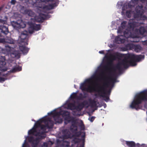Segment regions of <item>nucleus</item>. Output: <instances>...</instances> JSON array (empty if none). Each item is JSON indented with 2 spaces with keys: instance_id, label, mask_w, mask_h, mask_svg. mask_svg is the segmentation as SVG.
I'll list each match as a JSON object with an SVG mask.
<instances>
[{
  "instance_id": "cd10ccee",
  "label": "nucleus",
  "mask_w": 147,
  "mask_h": 147,
  "mask_svg": "<svg viewBox=\"0 0 147 147\" xmlns=\"http://www.w3.org/2000/svg\"><path fill=\"white\" fill-rule=\"evenodd\" d=\"M106 106H107V105H106V104H105L104 105V107L105 108H106Z\"/></svg>"
},
{
  "instance_id": "2eb2a0df",
  "label": "nucleus",
  "mask_w": 147,
  "mask_h": 147,
  "mask_svg": "<svg viewBox=\"0 0 147 147\" xmlns=\"http://www.w3.org/2000/svg\"><path fill=\"white\" fill-rule=\"evenodd\" d=\"M22 69L21 67L19 66H16L13 67L12 70V72H14L16 71H21Z\"/></svg>"
},
{
  "instance_id": "473e14b6",
  "label": "nucleus",
  "mask_w": 147,
  "mask_h": 147,
  "mask_svg": "<svg viewBox=\"0 0 147 147\" xmlns=\"http://www.w3.org/2000/svg\"><path fill=\"white\" fill-rule=\"evenodd\" d=\"M137 144H139V143H138Z\"/></svg>"
},
{
  "instance_id": "5701e85b",
  "label": "nucleus",
  "mask_w": 147,
  "mask_h": 147,
  "mask_svg": "<svg viewBox=\"0 0 147 147\" xmlns=\"http://www.w3.org/2000/svg\"><path fill=\"white\" fill-rule=\"evenodd\" d=\"M48 144L47 142H44L42 146V147H47Z\"/></svg>"
},
{
  "instance_id": "7c9ffc66",
  "label": "nucleus",
  "mask_w": 147,
  "mask_h": 147,
  "mask_svg": "<svg viewBox=\"0 0 147 147\" xmlns=\"http://www.w3.org/2000/svg\"><path fill=\"white\" fill-rule=\"evenodd\" d=\"M1 8H0V11L1 10Z\"/></svg>"
},
{
  "instance_id": "423d86ee",
  "label": "nucleus",
  "mask_w": 147,
  "mask_h": 147,
  "mask_svg": "<svg viewBox=\"0 0 147 147\" xmlns=\"http://www.w3.org/2000/svg\"><path fill=\"white\" fill-rule=\"evenodd\" d=\"M35 30L31 33H30L29 31L28 32L26 31H24L22 32L20 34L18 39L19 44L18 45L19 49L24 54H26L29 50V49L25 46L28 45V33H32Z\"/></svg>"
},
{
  "instance_id": "f8f14e48",
  "label": "nucleus",
  "mask_w": 147,
  "mask_h": 147,
  "mask_svg": "<svg viewBox=\"0 0 147 147\" xmlns=\"http://www.w3.org/2000/svg\"><path fill=\"white\" fill-rule=\"evenodd\" d=\"M49 2L52 1L51 4L43 7V9H51L57 6L58 4V0H49Z\"/></svg>"
},
{
  "instance_id": "412c9836",
  "label": "nucleus",
  "mask_w": 147,
  "mask_h": 147,
  "mask_svg": "<svg viewBox=\"0 0 147 147\" xmlns=\"http://www.w3.org/2000/svg\"><path fill=\"white\" fill-rule=\"evenodd\" d=\"M127 7V6H125L124 5H123V7H122V11L121 13L122 15H124L125 14L124 11L125 10V9H126Z\"/></svg>"
},
{
  "instance_id": "7ed1b4c3",
  "label": "nucleus",
  "mask_w": 147,
  "mask_h": 147,
  "mask_svg": "<svg viewBox=\"0 0 147 147\" xmlns=\"http://www.w3.org/2000/svg\"><path fill=\"white\" fill-rule=\"evenodd\" d=\"M127 25V22L124 21L121 22V25L117 30L118 33H122L123 32L124 36L119 35L115 39L114 42L116 43L121 44L125 43L127 38L137 37V35H143L146 32V28L144 26L140 27L139 29L137 28L138 26H135L134 30H132L128 27V24Z\"/></svg>"
},
{
  "instance_id": "a211bd4d",
  "label": "nucleus",
  "mask_w": 147,
  "mask_h": 147,
  "mask_svg": "<svg viewBox=\"0 0 147 147\" xmlns=\"http://www.w3.org/2000/svg\"><path fill=\"white\" fill-rule=\"evenodd\" d=\"M79 126L81 130H84L85 129L84 125L82 120H81L79 123Z\"/></svg>"
},
{
  "instance_id": "bb28decb",
  "label": "nucleus",
  "mask_w": 147,
  "mask_h": 147,
  "mask_svg": "<svg viewBox=\"0 0 147 147\" xmlns=\"http://www.w3.org/2000/svg\"><path fill=\"white\" fill-rule=\"evenodd\" d=\"M141 147H147V145L145 144H142L141 145Z\"/></svg>"
},
{
  "instance_id": "6e6552de",
  "label": "nucleus",
  "mask_w": 147,
  "mask_h": 147,
  "mask_svg": "<svg viewBox=\"0 0 147 147\" xmlns=\"http://www.w3.org/2000/svg\"><path fill=\"white\" fill-rule=\"evenodd\" d=\"M36 1L38 3H37L36 2H34V3H36L37 6H35L34 5L32 6L34 7H36L38 9L41 11L43 13H47V15H48V11L50 9H46L45 10L44 9L43 7L46 6V5H43L42 4V3L43 2L46 3L49 2V0H36ZM47 5H46V6Z\"/></svg>"
},
{
  "instance_id": "c85d7f7f",
  "label": "nucleus",
  "mask_w": 147,
  "mask_h": 147,
  "mask_svg": "<svg viewBox=\"0 0 147 147\" xmlns=\"http://www.w3.org/2000/svg\"><path fill=\"white\" fill-rule=\"evenodd\" d=\"M74 87L75 88H77L76 86V85H74Z\"/></svg>"
},
{
  "instance_id": "dca6fc26",
  "label": "nucleus",
  "mask_w": 147,
  "mask_h": 147,
  "mask_svg": "<svg viewBox=\"0 0 147 147\" xmlns=\"http://www.w3.org/2000/svg\"><path fill=\"white\" fill-rule=\"evenodd\" d=\"M141 1L143 3H145L147 6V0H134L132 3L135 4H138L140 1Z\"/></svg>"
},
{
  "instance_id": "1a4fd4ad",
  "label": "nucleus",
  "mask_w": 147,
  "mask_h": 147,
  "mask_svg": "<svg viewBox=\"0 0 147 147\" xmlns=\"http://www.w3.org/2000/svg\"><path fill=\"white\" fill-rule=\"evenodd\" d=\"M11 24L13 28L18 30L20 28H24L26 26L25 23L21 20L17 21H12L11 22Z\"/></svg>"
},
{
  "instance_id": "2f4dec72",
  "label": "nucleus",
  "mask_w": 147,
  "mask_h": 147,
  "mask_svg": "<svg viewBox=\"0 0 147 147\" xmlns=\"http://www.w3.org/2000/svg\"><path fill=\"white\" fill-rule=\"evenodd\" d=\"M50 142L51 143V144H53V143H52L51 142Z\"/></svg>"
},
{
  "instance_id": "0eeeda50",
  "label": "nucleus",
  "mask_w": 147,
  "mask_h": 147,
  "mask_svg": "<svg viewBox=\"0 0 147 147\" xmlns=\"http://www.w3.org/2000/svg\"><path fill=\"white\" fill-rule=\"evenodd\" d=\"M141 5H140L136 7L134 12L131 10H127L126 12V15L127 18H129L132 16L134 17V18L130 19L128 22V27L132 30L134 29V27L139 26L141 25L143 23V22H140V20L139 19H136L134 16L135 14H137L136 11L137 7L140 6Z\"/></svg>"
},
{
  "instance_id": "f3484780",
  "label": "nucleus",
  "mask_w": 147,
  "mask_h": 147,
  "mask_svg": "<svg viewBox=\"0 0 147 147\" xmlns=\"http://www.w3.org/2000/svg\"><path fill=\"white\" fill-rule=\"evenodd\" d=\"M5 66L7 68V69L5 70L4 71H1L0 72V76L3 75V74H2V73L3 72H4L6 71L8 69V67H7V64L5 62ZM5 79L3 78L0 77V82H4L5 81Z\"/></svg>"
},
{
  "instance_id": "4be33fe9",
  "label": "nucleus",
  "mask_w": 147,
  "mask_h": 147,
  "mask_svg": "<svg viewBox=\"0 0 147 147\" xmlns=\"http://www.w3.org/2000/svg\"><path fill=\"white\" fill-rule=\"evenodd\" d=\"M95 118V117H89L88 118V120H90L91 122H92L94 120Z\"/></svg>"
},
{
  "instance_id": "f257e3e1",
  "label": "nucleus",
  "mask_w": 147,
  "mask_h": 147,
  "mask_svg": "<svg viewBox=\"0 0 147 147\" xmlns=\"http://www.w3.org/2000/svg\"><path fill=\"white\" fill-rule=\"evenodd\" d=\"M105 52L100 65L89 78L80 84V88L83 92H94L96 97H102L107 102L115 83L119 82L117 80V76L123 69L136 65V62L143 60L144 55L117 53L113 55L110 50L100 51L99 53L104 54Z\"/></svg>"
},
{
  "instance_id": "9d476101",
  "label": "nucleus",
  "mask_w": 147,
  "mask_h": 147,
  "mask_svg": "<svg viewBox=\"0 0 147 147\" xmlns=\"http://www.w3.org/2000/svg\"><path fill=\"white\" fill-rule=\"evenodd\" d=\"M7 17L5 16L4 20L0 19V30L1 32L7 34L8 32V28L5 26L7 22Z\"/></svg>"
},
{
  "instance_id": "ddd939ff",
  "label": "nucleus",
  "mask_w": 147,
  "mask_h": 147,
  "mask_svg": "<svg viewBox=\"0 0 147 147\" xmlns=\"http://www.w3.org/2000/svg\"><path fill=\"white\" fill-rule=\"evenodd\" d=\"M99 105V102L95 100H91L90 102V105L92 108L97 107Z\"/></svg>"
},
{
  "instance_id": "f03ea898",
  "label": "nucleus",
  "mask_w": 147,
  "mask_h": 147,
  "mask_svg": "<svg viewBox=\"0 0 147 147\" xmlns=\"http://www.w3.org/2000/svg\"><path fill=\"white\" fill-rule=\"evenodd\" d=\"M78 91L73 92L61 107L55 109L50 112L48 113V115H52L55 122L61 123L63 121V118L65 120V123L71 122L74 129H76V120L73 117H70L69 112L66 110L69 109L71 110H76L78 112H80L85 106L88 107V102L84 100L81 103L78 101H82L87 96V94L84 92L81 93L78 95Z\"/></svg>"
},
{
  "instance_id": "72a5a7b5",
  "label": "nucleus",
  "mask_w": 147,
  "mask_h": 147,
  "mask_svg": "<svg viewBox=\"0 0 147 147\" xmlns=\"http://www.w3.org/2000/svg\"><path fill=\"white\" fill-rule=\"evenodd\" d=\"M103 125V123H102V125Z\"/></svg>"
},
{
  "instance_id": "b1692460",
  "label": "nucleus",
  "mask_w": 147,
  "mask_h": 147,
  "mask_svg": "<svg viewBox=\"0 0 147 147\" xmlns=\"http://www.w3.org/2000/svg\"><path fill=\"white\" fill-rule=\"evenodd\" d=\"M16 1L15 0H11V4L14 5L16 3Z\"/></svg>"
},
{
  "instance_id": "c756f323",
  "label": "nucleus",
  "mask_w": 147,
  "mask_h": 147,
  "mask_svg": "<svg viewBox=\"0 0 147 147\" xmlns=\"http://www.w3.org/2000/svg\"><path fill=\"white\" fill-rule=\"evenodd\" d=\"M32 121H34V122H36V121H35V120H34V119H32Z\"/></svg>"
},
{
  "instance_id": "4468645a",
  "label": "nucleus",
  "mask_w": 147,
  "mask_h": 147,
  "mask_svg": "<svg viewBox=\"0 0 147 147\" xmlns=\"http://www.w3.org/2000/svg\"><path fill=\"white\" fill-rule=\"evenodd\" d=\"M123 142L125 143L129 147H135V144L134 142L124 141Z\"/></svg>"
},
{
  "instance_id": "a878e982",
  "label": "nucleus",
  "mask_w": 147,
  "mask_h": 147,
  "mask_svg": "<svg viewBox=\"0 0 147 147\" xmlns=\"http://www.w3.org/2000/svg\"><path fill=\"white\" fill-rule=\"evenodd\" d=\"M109 45L110 47H113L115 46V44H110V45Z\"/></svg>"
},
{
  "instance_id": "9b49d317",
  "label": "nucleus",
  "mask_w": 147,
  "mask_h": 147,
  "mask_svg": "<svg viewBox=\"0 0 147 147\" xmlns=\"http://www.w3.org/2000/svg\"><path fill=\"white\" fill-rule=\"evenodd\" d=\"M125 47L127 50H133L134 49L136 52H139L142 49V48L139 45H135L132 43H128L126 45Z\"/></svg>"
},
{
  "instance_id": "39448f33",
  "label": "nucleus",
  "mask_w": 147,
  "mask_h": 147,
  "mask_svg": "<svg viewBox=\"0 0 147 147\" xmlns=\"http://www.w3.org/2000/svg\"><path fill=\"white\" fill-rule=\"evenodd\" d=\"M16 42L15 40L10 38L5 39L0 38V42L3 43H7L11 44L5 46L4 50L6 53L10 54L11 58L18 59L20 57V53L19 51L16 50L17 46L15 45Z\"/></svg>"
},
{
  "instance_id": "aec40b11",
  "label": "nucleus",
  "mask_w": 147,
  "mask_h": 147,
  "mask_svg": "<svg viewBox=\"0 0 147 147\" xmlns=\"http://www.w3.org/2000/svg\"><path fill=\"white\" fill-rule=\"evenodd\" d=\"M116 23L114 21H112L111 23V26L112 27V29H116L117 28V26H116Z\"/></svg>"
},
{
  "instance_id": "20e7f679",
  "label": "nucleus",
  "mask_w": 147,
  "mask_h": 147,
  "mask_svg": "<svg viewBox=\"0 0 147 147\" xmlns=\"http://www.w3.org/2000/svg\"><path fill=\"white\" fill-rule=\"evenodd\" d=\"M37 9V12L38 14V16H36L35 13L31 10L26 9L24 10V13L28 16L33 17L30 18L31 21L28 22L29 25L28 30L30 33H32L34 30L38 31L40 29V24H36L33 23L32 22H42L44 20H47L50 17L49 15L47 13L44 14L41 11Z\"/></svg>"
},
{
  "instance_id": "6ab92c4d",
  "label": "nucleus",
  "mask_w": 147,
  "mask_h": 147,
  "mask_svg": "<svg viewBox=\"0 0 147 147\" xmlns=\"http://www.w3.org/2000/svg\"><path fill=\"white\" fill-rule=\"evenodd\" d=\"M123 2L122 1L118 2L117 5V7L118 8H121L123 5Z\"/></svg>"
},
{
  "instance_id": "393cba45",
  "label": "nucleus",
  "mask_w": 147,
  "mask_h": 147,
  "mask_svg": "<svg viewBox=\"0 0 147 147\" xmlns=\"http://www.w3.org/2000/svg\"><path fill=\"white\" fill-rule=\"evenodd\" d=\"M73 114L74 115H76V116H79L80 115L78 113H73Z\"/></svg>"
}]
</instances>
